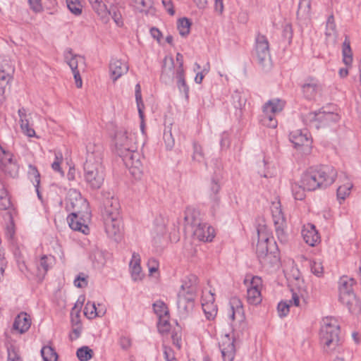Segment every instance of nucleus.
Here are the masks:
<instances>
[{"label": "nucleus", "mask_w": 361, "mask_h": 361, "mask_svg": "<svg viewBox=\"0 0 361 361\" xmlns=\"http://www.w3.org/2000/svg\"><path fill=\"white\" fill-rule=\"evenodd\" d=\"M102 159V147L90 143L87 146L86 161L83 166V178L87 188L90 190H99L104 183L105 171Z\"/></svg>", "instance_id": "obj_2"}, {"label": "nucleus", "mask_w": 361, "mask_h": 361, "mask_svg": "<svg viewBox=\"0 0 361 361\" xmlns=\"http://www.w3.org/2000/svg\"><path fill=\"white\" fill-rule=\"evenodd\" d=\"M197 278L190 275L183 281L178 293L177 308L180 317L186 318L194 307Z\"/></svg>", "instance_id": "obj_3"}, {"label": "nucleus", "mask_w": 361, "mask_h": 361, "mask_svg": "<svg viewBox=\"0 0 361 361\" xmlns=\"http://www.w3.org/2000/svg\"><path fill=\"white\" fill-rule=\"evenodd\" d=\"M22 132L27 137H32L35 136V131L32 128L30 121L21 123L20 124Z\"/></svg>", "instance_id": "obj_58"}, {"label": "nucleus", "mask_w": 361, "mask_h": 361, "mask_svg": "<svg viewBox=\"0 0 361 361\" xmlns=\"http://www.w3.org/2000/svg\"><path fill=\"white\" fill-rule=\"evenodd\" d=\"M18 114L20 124L21 123L30 121L32 119L31 113L25 107H20L18 111Z\"/></svg>", "instance_id": "obj_59"}, {"label": "nucleus", "mask_w": 361, "mask_h": 361, "mask_svg": "<svg viewBox=\"0 0 361 361\" xmlns=\"http://www.w3.org/2000/svg\"><path fill=\"white\" fill-rule=\"evenodd\" d=\"M68 10L74 15L79 16L82 13V5L78 0H66Z\"/></svg>", "instance_id": "obj_49"}, {"label": "nucleus", "mask_w": 361, "mask_h": 361, "mask_svg": "<svg viewBox=\"0 0 361 361\" xmlns=\"http://www.w3.org/2000/svg\"><path fill=\"white\" fill-rule=\"evenodd\" d=\"M202 310L208 320H212L215 318L217 314V307L214 302L206 303L202 302Z\"/></svg>", "instance_id": "obj_40"}, {"label": "nucleus", "mask_w": 361, "mask_h": 361, "mask_svg": "<svg viewBox=\"0 0 361 361\" xmlns=\"http://www.w3.org/2000/svg\"><path fill=\"white\" fill-rule=\"evenodd\" d=\"M239 331L235 324L233 326V338L228 334L222 337L219 342V349L221 353V357L224 361H233L235 354L234 341L239 337Z\"/></svg>", "instance_id": "obj_9"}, {"label": "nucleus", "mask_w": 361, "mask_h": 361, "mask_svg": "<svg viewBox=\"0 0 361 361\" xmlns=\"http://www.w3.org/2000/svg\"><path fill=\"white\" fill-rule=\"evenodd\" d=\"M255 52L258 63L262 66H266L270 63L269 45L267 37L262 35L256 37Z\"/></svg>", "instance_id": "obj_11"}, {"label": "nucleus", "mask_w": 361, "mask_h": 361, "mask_svg": "<svg viewBox=\"0 0 361 361\" xmlns=\"http://www.w3.org/2000/svg\"><path fill=\"white\" fill-rule=\"evenodd\" d=\"M336 33V25L334 23L333 16H331L328 18L326 21V35L331 36L335 35Z\"/></svg>", "instance_id": "obj_61"}, {"label": "nucleus", "mask_w": 361, "mask_h": 361, "mask_svg": "<svg viewBox=\"0 0 361 361\" xmlns=\"http://www.w3.org/2000/svg\"><path fill=\"white\" fill-rule=\"evenodd\" d=\"M11 207V202L7 191L2 188L0 190V209L9 210Z\"/></svg>", "instance_id": "obj_46"}, {"label": "nucleus", "mask_w": 361, "mask_h": 361, "mask_svg": "<svg viewBox=\"0 0 361 361\" xmlns=\"http://www.w3.org/2000/svg\"><path fill=\"white\" fill-rule=\"evenodd\" d=\"M290 304L288 300L281 301L278 304L277 310L281 317H286L290 311Z\"/></svg>", "instance_id": "obj_60"}, {"label": "nucleus", "mask_w": 361, "mask_h": 361, "mask_svg": "<svg viewBox=\"0 0 361 361\" xmlns=\"http://www.w3.org/2000/svg\"><path fill=\"white\" fill-rule=\"evenodd\" d=\"M292 298L288 300L290 305H294L296 307L300 306V298H304L305 295L307 293L306 289L303 286H299L298 289H291Z\"/></svg>", "instance_id": "obj_39"}, {"label": "nucleus", "mask_w": 361, "mask_h": 361, "mask_svg": "<svg viewBox=\"0 0 361 361\" xmlns=\"http://www.w3.org/2000/svg\"><path fill=\"white\" fill-rule=\"evenodd\" d=\"M298 18L309 19L311 16V0H300L297 11Z\"/></svg>", "instance_id": "obj_36"}, {"label": "nucleus", "mask_w": 361, "mask_h": 361, "mask_svg": "<svg viewBox=\"0 0 361 361\" xmlns=\"http://www.w3.org/2000/svg\"><path fill=\"white\" fill-rule=\"evenodd\" d=\"M90 259L95 268L100 269L106 264V253L98 248H94L90 255Z\"/></svg>", "instance_id": "obj_33"}, {"label": "nucleus", "mask_w": 361, "mask_h": 361, "mask_svg": "<svg viewBox=\"0 0 361 361\" xmlns=\"http://www.w3.org/2000/svg\"><path fill=\"white\" fill-rule=\"evenodd\" d=\"M106 233L111 238L118 241L122 235V222L121 216L103 218Z\"/></svg>", "instance_id": "obj_13"}, {"label": "nucleus", "mask_w": 361, "mask_h": 361, "mask_svg": "<svg viewBox=\"0 0 361 361\" xmlns=\"http://www.w3.org/2000/svg\"><path fill=\"white\" fill-rule=\"evenodd\" d=\"M76 355L80 361H88L93 356V350L88 346H82L77 350Z\"/></svg>", "instance_id": "obj_43"}, {"label": "nucleus", "mask_w": 361, "mask_h": 361, "mask_svg": "<svg viewBox=\"0 0 361 361\" xmlns=\"http://www.w3.org/2000/svg\"><path fill=\"white\" fill-rule=\"evenodd\" d=\"M191 22L187 18H182L178 20L177 28L182 37H186L190 33Z\"/></svg>", "instance_id": "obj_42"}, {"label": "nucleus", "mask_w": 361, "mask_h": 361, "mask_svg": "<svg viewBox=\"0 0 361 361\" xmlns=\"http://www.w3.org/2000/svg\"><path fill=\"white\" fill-rule=\"evenodd\" d=\"M64 60L72 71L80 70V68H85V58L82 56L73 54L71 49L65 51Z\"/></svg>", "instance_id": "obj_22"}, {"label": "nucleus", "mask_w": 361, "mask_h": 361, "mask_svg": "<svg viewBox=\"0 0 361 361\" xmlns=\"http://www.w3.org/2000/svg\"><path fill=\"white\" fill-rule=\"evenodd\" d=\"M54 262V257L49 255H43L40 260L39 264L38 265V269L40 271L41 269L43 270L44 273H46L49 269L51 267L52 264Z\"/></svg>", "instance_id": "obj_48"}, {"label": "nucleus", "mask_w": 361, "mask_h": 361, "mask_svg": "<svg viewBox=\"0 0 361 361\" xmlns=\"http://www.w3.org/2000/svg\"><path fill=\"white\" fill-rule=\"evenodd\" d=\"M289 140L295 148L303 147V152H310L311 140L309 137L308 131L306 129L296 130L290 132Z\"/></svg>", "instance_id": "obj_12"}, {"label": "nucleus", "mask_w": 361, "mask_h": 361, "mask_svg": "<svg viewBox=\"0 0 361 361\" xmlns=\"http://www.w3.org/2000/svg\"><path fill=\"white\" fill-rule=\"evenodd\" d=\"M353 187V183L344 175L343 183L339 185L337 189V197L338 200H345L350 194Z\"/></svg>", "instance_id": "obj_34"}, {"label": "nucleus", "mask_w": 361, "mask_h": 361, "mask_svg": "<svg viewBox=\"0 0 361 361\" xmlns=\"http://www.w3.org/2000/svg\"><path fill=\"white\" fill-rule=\"evenodd\" d=\"M301 183L308 191L315 190L318 188H322V184L319 180L317 172L314 169H310L304 173L301 177Z\"/></svg>", "instance_id": "obj_20"}, {"label": "nucleus", "mask_w": 361, "mask_h": 361, "mask_svg": "<svg viewBox=\"0 0 361 361\" xmlns=\"http://www.w3.org/2000/svg\"><path fill=\"white\" fill-rule=\"evenodd\" d=\"M114 144L117 154L135 178H139L142 172L140 154L137 151L136 137L135 133L125 128L116 130Z\"/></svg>", "instance_id": "obj_1"}, {"label": "nucleus", "mask_w": 361, "mask_h": 361, "mask_svg": "<svg viewBox=\"0 0 361 361\" xmlns=\"http://www.w3.org/2000/svg\"><path fill=\"white\" fill-rule=\"evenodd\" d=\"M41 354L44 361H56L58 355L50 346H44L41 350Z\"/></svg>", "instance_id": "obj_44"}, {"label": "nucleus", "mask_w": 361, "mask_h": 361, "mask_svg": "<svg viewBox=\"0 0 361 361\" xmlns=\"http://www.w3.org/2000/svg\"><path fill=\"white\" fill-rule=\"evenodd\" d=\"M3 153L5 154V158L1 160V169L2 171L9 175L11 177L15 178L18 173V166L12 159V155L6 153L1 147Z\"/></svg>", "instance_id": "obj_25"}, {"label": "nucleus", "mask_w": 361, "mask_h": 361, "mask_svg": "<svg viewBox=\"0 0 361 361\" xmlns=\"http://www.w3.org/2000/svg\"><path fill=\"white\" fill-rule=\"evenodd\" d=\"M176 59L178 63V67L176 69V78L177 80V87L179 91L184 94L185 98L188 100L189 98V87L186 84L185 78V71L183 68V56L180 53H177Z\"/></svg>", "instance_id": "obj_14"}, {"label": "nucleus", "mask_w": 361, "mask_h": 361, "mask_svg": "<svg viewBox=\"0 0 361 361\" xmlns=\"http://www.w3.org/2000/svg\"><path fill=\"white\" fill-rule=\"evenodd\" d=\"M134 6L140 12H147L152 5V0H133Z\"/></svg>", "instance_id": "obj_52"}, {"label": "nucleus", "mask_w": 361, "mask_h": 361, "mask_svg": "<svg viewBox=\"0 0 361 361\" xmlns=\"http://www.w3.org/2000/svg\"><path fill=\"white\" fill-rule=\"evenodd\" d=\"M229 317L233 321L238 322L243 329L245 327L244 311L239 300H234L231 302Z\"/></svg>", "instance_id": "obj_26"}, {"label": "nucleus", "mask_w": 361, "mask_h": 361, "mask_svg": "<svg viewBox=\"0 0 361 361\" xmlns=\"http://www.w3.org/2000/svg\"><path fill=\"white\" fill-rule=\"evenodd\" d=\"M157 328L161 334L167 333L170 329V324L169 322V314L159 317Z\"/></svg>", "instance_id": "obj_50"}, {"label": "nucleus", "mask_w": 361, "mask_h": 361, "mask_svg": "<svg viewBox=\"0 0 361 361\" xmlns=\"http://www.w3.org/2000/svg\"><path fill=\"white\" fill-rule=\"evenodd\" d=\"M27 174L34 186H39L40 183V173L37 167L32 164H29Z\"/></svg>", "instance_id": "obj_45"}, {"label": "nucleus", "mask_w": 361, "mask_h": 361, "mask_svg": "<svg viewBox=\"0 0 361 361\" xmlns=\"http://www.w3.org/2000/svg\"><path fill=\"white\" fill-rule=\"evenodd\" d=\"M221 186L219 183V181L214 178L212 180L210 190L212 192L213 195L211 196L212 200L214 202V204H217L219 197L217 195V193L220 190Z\"/></svg>", "instance_id": "obj_55"}, {"label": "nucleus", "mask_w": 361, "mask_h": 361, "mask_svg": "<svg viewBox=\"0 0 361 361\" xmlns=\"http://www.w3.org/2000/svg\"><path fill=\"white\" fill-rule=\"evenodd\" d=\"M292 193L294 198L297 200H302L305 197V191L306 188L303 187V185H299L298 183H293L291 186Z\"/></svg>", "instance_id": "obj_47"}, {"label": "nucleus", "mask_w": 361, "mask_h": 361, "mask_svg": "<svg viewBox=\"0 0 361 361\" xmlns=\"http://www.w3.org/2000/svg\"><path fill=\"white\" fill-rule=\"evenodd\" d=\"M89 204L76 189H70L67 196L66 207L71 213H87Z\"/></svg>", "instance_id": "obj_10"}, {"label": "nucleus", "mask_w": 361, "mask_h": 361, "mask_svg": "<svg viewBox=\"0 0 361 361\" xmlns=\"http://www.w3.org/2000/svg\"><path fill=\"white\" fill-rule=\"evenodd\" d=\"M321 90V85L314 78L308 79L302 86L303 95L309 100L313 99Z\"/></svg>", "instance_id": "obj_27"}, {"label": "nucleus", "mask_w": 361, "mask_h": 361, "mask_svg": "<svg viewBox=\"0 0 361 361\" xmlns=\"http://www.w3.org/2000/svg\"><path fill=\"white\" fill-rule=\"evenodd\" d=\"M320 184L323 188H326L335 181L337 176V171L335 168L329 165H322L314 169Z\"/></svg>", "instance_id": "obj_16"}, {"label": "nucleus", "mask_w": 361, "mask_h": 361, "mask_svg": "<svg viewBox=\"0 0 361 361\" xmlns=\"http://www.w3.org/2000/svg\"><path fill=\"white\" fill-rule=\"evenodd\" d=\"M355 281L343 276L338 281V297L340 302L345 305L349 312L357 314L361 311V303L353 291Z\"/></svg>", "instance_id": "obj_5"}, {"label": "nucleus", "mask_w": 361, "mask_h": 361, "mask_svg": "<svg viewBox=\"0 0 361 361\" xmlns=\"http://www.w3.org/2000/svg\"><path fill=\"white\" fill-rule=\"evenodd\" d=\"M135 99L137 102V109L139 111V114L140 118L143 117V113L142 111V108L144 106L142 100V94H141V87L139 83L135 85Z\"/></svg>", "instance_id": "obj_56"}, {"label": "nucleus", "mask_w": 361, "mask_h": 361, "mask_svg": "<svg viewBox=\"0 0 361 361\" xmlns=\"http://www.w3.org/2000/svg\"><path fill=\"white\" fill-rule=\"evenodd\" d=\"M107 13L111 16L112 19L118 26H121L123 25L121 13L117 7L114 6L109 10L107 9L106 14Z\"/></svg>", "instance_id": "obj_53"}, {"label": "nucleus", "mask_w": 361, "mask_h": 361, "mask_svg": "<svg viewBox=\"0 0 361 361\" xmlns=\"http://www.w3.org/2000/svg\"><path fill=\"white\" fill-rule=\"evenodd\" d=\"M204 159L202 148L197 142L193 143L192 160L199 163L202 162Z\"/></svg>", "instance_id": "obj_54"}, {"label": "nucleus", "mask_w": 361, "mask_h": 361, "mask_svg": "<svg viewBox=\"0 0 361 361\" xmlns=\"http://www.w3.org/2000/svg\"><path fill=\"white\" fill-rule=\"evenodd\" d=\"M105 313V310H97L94 302H87L84 307V314L89 319H94L96 317H102Z\"/></svg>", "instance_id": "obj_37"}, {"label": "nucleus", "mask_w": 361, "mask_h": 361, "mask_svg": "<svg viewBox=\"0 0 361 361\" xmlns=\"http://www.w3.org/2000/svg\"><path fill=\"white\" fill-rule=\"evenodd\" d=\"M193 233L198 240L204 242H210L215 236L214 228L207 223L199 224Z\"/></svg>", "instance_id": "obj_21"}, {"label": "nucleus", "mask_w": 361, "mask_h": 361, "mask_svg": "<svg viewBox=\"0 0 361 361\" xmlns=\"http://www.w3.org/2000/svg\"><path fill=\"white\" fill-rule=\"evenodd\" d=\"M342 54L343 63L348 66H350L353 62V53L350 41L347 37L343 43Z\"/></svg>", "instance_id": "obj_38"}, {"label": "nucleus", "mask_w": 361, "mask_h": 361, "mask_svg": "<svg viewBox=\"0 0 361 361\" xmlns=\"http://www.w3.org/2000/svg\"><path fill=\"white\" fill-rule=\"evenodd\" d=\"M340 324L333 317L322 319L319 332L320 343L326 353L334 350L339 345Z\"/></svg>", "instance_id": "obj_4"}, {"label": "nucleus", "mask_w": 361, "mask_h": 361, "mask_svg": "<svg viewBox=\"0 0 361 361\" xmlns=\"http://www.w3.org/2000/svg\"><path fill=\"white\" fill-rule=\"evenodd\" d=\"M209 64L207 63L203 68L201 71H198L195 78V81L197 84H201L204 77L209 73Z\"/></svg>", "instance_id": "obj_63"}, {"label": "nucleus", "mask_w": 361, "mask_h": 361, "mask_svg": "<svg viewBox=\"0 0 361 361\" xmlns=\"http://www.w3.org/2000/svg\"><path fill=\"white\" fill-rule=\"evenodd\" d=\"M130 269L132 279L134 281L142 280L143 274L142 273V268L140 266V257L139 254L133 252L132 259L130 262Z\"/></svg>", "instance_id": "obj_31"}, {"label": "nucleus", "mask_w": 361, "mask_h": 361, "mask_svg": "<svg viewBox=\"0 0 361 361\" xmlns=\"http://www.w3.org/2000/svg\"><path fill=\"white\" fill-rule=\"evenodd\" d=\"M31 322L29 315L25 312L20 313L15 319L13 329L23 334L30 327Z\"/></svg>", "instance_id": "obj_32"}, {"label": "nucleus", "mask_w": 361, "mask_h": 361, "mask_svg": "<svg viewBox=\"0 0 361 361\" xmlns=\"http://www.w3.org/2000/svg\"><path fill=\"white\" fill-rule=\"evenodd\" d=\"M176 78L174 61L172 56H166L163 60L160 80L165 84H171Z\"/></svg>", "instance_id": "obj_19"}, {"label": "nucleus", "mask_w": 361, "mask_h": 361, "mask_svg": "<svg viewBox=\"0 0 361 361\" xmlns=\"http://www.w3.org/2000/svg\"><path fill=\"white\" fill-rule=\"evenodd\" d=\"M302 118L305 125L316 129L331 126L340 119L338 114L324 111L323 108L318 111L309 112Z\"/></svg>", "instance_id": "obj_6"}, {"label": "nucleus", "mask_w": 361, "mask_h": 361, "mask_svg": "<svg viewBox=\"0 0 361 361\" xmlns=\"http://www.w3.org/2000/svg\"><path fill=\"white\" fill-rule=\"evenodd\" d=\"M128 64L118 59H112L109 64V71L111 79L114 82L117 80L128 71Z\"/></svg>", "instance_id": "obj_23"}, {"label": "nucleus", "mask_w": 361, "mask_h": 361, "mask_svg": "<svg viewBox=\"0 0 361 361\" xmlns=\"http://www.w3.org/2000/svg\"><path fill=\"white\" fill-rule=\"evenodd\" d=\"M163 138L166 145V149L171 150L174 147L175 140L173 137L171 129L164 130Z\"/></svg>", "instance_id": "obj_57"}, {"label": "nucleus", "mask_w": 361, "mask_h": 361, "mask_svg": "<svg viewBox=\"0 0 361 361\" xmlns=\"http://www.w3.org/2000/svg\"><path fill=\"white\" fill-rule=\"evenodd\" d=\"M184 219L187 224L195 228L199 225V224L202 223L200 219L199 211L192 208H188L186 209Z\"/></svg>", "instance_id": "obj_35"}, {"label": "nucleus", "mask_w": 361, "mask_h": 361, "mask_svg": "<svg viewBox=\"0 0 361 361\" xmlns=\"http://www.w3.org/2000/svg\"><path fill=\"white\" fill-rule=\"evenodd\" d=\"M323 266L321 262L314 261L311 263V271L312 272L317 276H321L323 274Z\"/></svg>", "instance_id": "obj_62"}, {"label": "nucleus", "mask_w": 361, "mask_h": 361, "mask_svg": "<svg viewBox=\"0 0 361 361\" xmlns=\"http://www.w3.org/2000/svg\"><path fill=\"white\" fill-rule=\"evenodd\" d=\"M259 262L264 267H273L279 266V257L278 253V247L276 242H274L273 250L265 254L259 259Z\"/></svg>", "instance_id": "obj_29"}, {"label": "nucleus", "mask_w": 361, "mask_h": 361, "mask_svg": "<svg viewBox=\"0 0 361 361\" xmlns=\"http://www.w3.org/2000/svg\"><path fill=\"white\" fill-rule=\"evenodd\" d=\"M82 213H71L67 217V221L70 228L74 231H80L83 234L89 233V228L84 222H81V218L79 216Z\"/></svg>", "instance_id": "obj_30"}, {"label": "nucleus", "mask_w": 361, "mask_h": 361, "mask_svg": "<svg viewBox=\"0 0 361 361\" xmlns=\"http://www.w3.org/2000/svg\"><path fill=\"white\" fill-rule=\"evenodd\" d=\"M120 204L117 198L111 195L110 193L104 200V210L102 212V217H119L120 216Z\"/></svg>", "instance_id": "obj_18"}, {"label": "nucleus", "mask_w": 361, "mask_h": 361, "mask_svg": "<svg viewBox=\"0 0 361 361\" xmlns=\"http://www.w3.org/2000/svg\"><path fill=\"white\" fill-rule=\"evenodd\" d=\"M301 234L305 242L312 247L314 246L320 239L315 226L312 224L305 225L302 229Z\"/></svg>", "instance_id": "obj_24"}, {"label": "nucleus", "mask_w": 361, "mask_h": 361, "mask_svg": "<svg viewBox=\"0 0 361 361\" xmlns=\"http://www.w3.org/2000/svg\"><path fill=\"white\" fill-rule=\"evenodd\" d=\"M284 106L285 102L279 99H271L266 102L262 107V123L269 128H275L278 124L275 115L280 113Z\"/></svg>", "instance_id": "obj_7"}, {"label": "nucleus", "mask_w": 361, "mask_h": 361, "mask_svg": "<svg viewBox=\"0 0 361 361\" xmlns=\"http://www.w3.org/2000/svg\"><path fill=\"white\" fill-rule=\"evenodd\" d=\"M8 360L7 361H22L15 348L12 345L7 348Z\"/></svg>", "instance_id": "obj_64"}, {"label": "nucleus", "mask_w": 361, "mask_h": 361, "mask_svg": "<svg viewBox=\"0 0 361 361\" xmlns=\"http://www.w3.org/2000/svg\"><path fill=\"white\" fill-rule=\"evenodd\" d=\"M247 98L243 92L235 90L231 94V104L235 109V116L240 118L243 116V109L246 104Z\"/></svg>", "instance_id": "obj_28"}, {"label": "nucleus", "mask_w": 361, "mask_h": 361, "mask_svg": "<svg viewBox=\"0 0 361 361\" xmlns=\"http://www.w3.org/2000/svg\"><path fill=\"white\" fill-rule=\"evenodd\" d=\"M261 287V278L252 276L247 290V300L250 304L257 305L262 302Z\"/></svg>", "instance_id": "obj_15"}, {"label": "nucleus", "mask_w": 361, "mask_h": 361, "mask_svg": "<svg viewBox=\"0 0 361 361\" xmlns=\"http://www.w3.org/2000/svg\"><path fill=\"white\" fill-rule=\"evenodd\" d=\"M270 209L277 238L281 243L284 244L288 241V235L285 231L286 224L280 202H272Z\"/></svg>", "instance_id": "obj_8"}, {"label": "nucleus", "mask_w": 361, "mask_h": 361, "mask_svg": "<svg viewBox=\"0 0 361 361\" xmlns=\"http://www.w3.org/2000/svg\"><path fill=\"white\" fill-rule=\"evenodd\" d=\"M153 308L158 317L169 314L166 304L161 300L156 301L153 304Z\"/></svg>", "instance_id": "obj_51"}, {"label": "nucleus", "mask_w": 361, "mask_h": 361, "mask_svg": "<svg viewBox=\"0 0 361 361\" xmlns=\"http://www.w3.org/2000/svg\"><path fill=\"white\" fill-rule=\"evenodd\" d=\"M89 2L98 15L102 17L106 16L107 12L106 0H89Z\"/></svg>", "instance_id": "obj_41"}, {"label": "nucleus", "mask_w": 361, "mask_h": 361, "mask_svg": "<svg viewBox=\"0 0 361 361\" xmlns=\"http://www.w3.org/2000/svg\"><path fill=\"white\" fill-rule=\"evenodd\" d=\"M258 234V243L257 244V255L258 259H259L265 254L269 252L270 250H273V245H271V243H274L273 238L268 236L266 233V228H261L257 229Z\"/></svg>", "instance_id": "obj_17"}]
</instances>
